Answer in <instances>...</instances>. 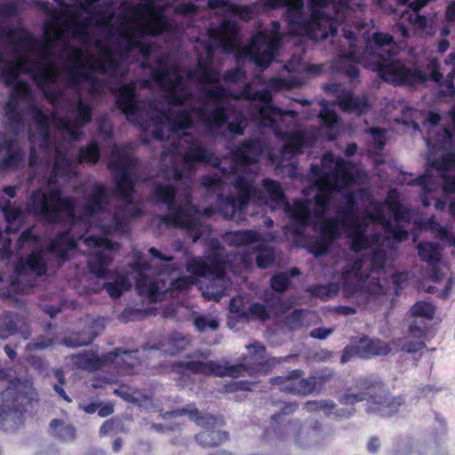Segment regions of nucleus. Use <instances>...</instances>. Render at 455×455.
<instances>
[{
  "label": "nucleus",
  "instance_id": "obj_1",
  "mask_svg": "<svg viewBox=\"0 0 455 455\" xmlns=\"http://www.w3.org/2000/svg\"><path fill=\"white\" fill-rule=\"evenodd\" d=\"M257 359L259 362L255 363H242L237 364H221L218 361H179L172 364V371H186L190 374H201L204 376H216L225 377L229 376L232 378H238L247 373L249 376H255L258 374L267 375L269 371V364L265 358L266 347L259 342H255L250 347Z\"/></svg>",
  "mask_w": 455,
  "mask_h": 455
},
{
  "label": "nucleus",
  "instance_id": "obj_2",
  "mask_svg": "<svg viewBox=\"0 0 455 455\" xmlns=\"http://www.w3.org/2000/svg\"><path fill=\"white\" fill-rule=\"evenodd\" d=\"M76 209V199L63 196L58 188L48 192L36 188L31 192L27 203L29 214L50 225H61L66 220L74 221Z\"/></svg>",
  "mask_w": 455,
  "mask_h": 455
},
{
  "label": "nucleus",
  "instance_id": "obj_3",
  "mask_svg": "<svg viewBox=\"0 0 455 455\" xmlns=\"http://www.w3.org/2000/svg\"><path fill=\"white\" fill-rule=\"evenodd\" d=\"M354 387L356 392L347 390L338 398L340 404L354 406L359 402L366 401L371 411L391 416L405 403L403 395L391 396L385 384L375 378H360L355 380Z\"/></svg>",
  "mask_w": 455,
  "mask_h": 455
},
{
  "label": "nucleus",
  "instance_id": "obj_4",
  "mask_svg": "<svg viewBox=\"0 0 455 455\" xmlns=\"http://www.w3.org/2000/svg\"><path fill=\"white\" fill-rule=\"evenodd\" d=\"M233 186L237 191L236 196L219 195L217 208L206 207L204 214L211 217L218 213L225 220H235L237 222L246 220V209L259 190L254 187L253 180L243 175L235 178Z\"/></svg>",
  "mask_w": 455,
  "mask_h": 455
},
{
  "label": "nucleus",
  "instance_id": "obj_5",
  "mask_svg": "<svg viewBox=\"0 0 455 455\" xmlns=\"http://www.w3.org/2000/svg\"><path fill=\"white\" fill-rule=\"evenodd\" d=\"M137 162V159L127 146H116L111 150L107 164L108 169L114 177L116 195L126 204L133 202L135 182L132 180V174Z\"/></svg>",
  "mask_w": 455,
  "mask_h": 455
},
{
  "label": "nucleus",
  "instance_id": "obj_6",
  "mask_svg": "<svg viewBox=\"0 0 455 455\" xmlns=\"http://www.w3.org/2000/svg\"><path fill=\"white\" fill-rule=\"evenodd\" d=\"M156 67L142 64V68L151 69L152 79L161 89L168 92L167 101L172 106H181L191 99V92L180 93L177 90H183L184 77L178 72V68L170 65L165 58L156 59Z\"/></svg>",
  "mask_w": 455,
  "mask_h": 455
},
{
  "label": "nucleus",
  "instance_id": "obj_7",
  "mask_svg": "<svg viewBox=\"0 0 455 455\" xmlns=\"http://www.w3.org/2000/svg\"><path fill=\"white\" fill-rule=\"evenodd\" d=\"M179 414L188 415L197 426L204 428L196 435V442L202 447H216L228 440L229 435L227 431L217 429L225 424L221 416H214L209 413L202 414L195 407L191 409L183 408L179 411Z\"/></svg>",
  "mask_w": 455,
  "mask_h": 455
},
{
  "label": "nucleus",
  "instance_id": "obj_8",
  "mask_svg": "<svg viewBox=\"0 0 455 455\" xmlns=\"http://www.w3.org/2000/svg\"><path fill=\"white\" fill-rule=\"evenodd\" d=\"M20 74L29 75L36 84L43 88L44 84H54L57 80L58 70L52 63H42L30 59H22L9 68L2 71L4 84L13 85Z\"/></svg>",
  "mask_w": 455,
  "mask_h": 455
},
{
  "label": "nucleus",
  "instance_id": "obj_9",
  "mask_svg": "<svg viewBox=\"0 0 455 455\" xmlns=\"http://www.w3.org/2000/svg\"><path fill=\"white\" fill-rule=\"evenodd\" d=\"M374 58L372 69L388 84L395 86L414 85L425 80V76L419 69H411L400 60H391L382 55H376Z\"/></svg>",
  "mask_w": 455,
  "mask_h": 455
},
{
  "label": "nucleus",
  "instance_id": "obj_10",
  "mask_svg": "<svg viewBox=\"0 0 455 455\" xmlns=\"http://www.w3.org/2000/svg\"><path fill=\"white\" fill-rule=\"evenodd\" d=\"M227 265L224 247L218 240H214L211 242L205 256L193 258L188 260L187 270L196 276L221 280L226 275Z\"/></svg>",
  "mask_w": 455,
  "mask_h": 455
},
{
  "label": "nucleus",
  "instance_id": "obj_11",
  "mask_svg": "<svg viewBox=\"0 0 455 455\" xmlns=\"http://www.w3.org/2000/svg\"><path fill=\"white\" fill-rule=\"evenodd\" d=\"M205 97L214 102L215 106L211 110L198 108L197 115L207 132L218 134L220 128L228 123L230 114L228 108L223 105L228 97L227 90L220 84H217L205 92Z\"/></svg>",
  "mask_w": 455,
  "mask_h": 455
},
{
  "label": "nucleus",
  "instance_id": "obj_12",
  "mask_svg": "<svg viewBox=\"0 0 455 455\" xmlns=\"http://www.w3.org/2000/svg\"><path fill=\"white\" fill-rule=\"evenodd\" d=\"M170 28V23L167 18L163 14L156 15L152 20L142 26L141 28L134 30L127 28L121 36L124 38L125 48L127 50L139 49L141 56L148 59L152 52L153 46L149 43H142L139 38L144 36H157Z\"/></svg>",
  "mask_w": 455,
  "mask_h": 455
},
{
  "label": "nucleus",
  "instance_id": "obj_13",
  "mask_svg": "<svg viewBox=\"0 0 455 455\" xmlns=\"http://www.w3.org/2000/svg\"><path fill=\"white\" fill-rule=\"evenodd\" d=\"M0 38L26 51L36 52L43 57H48L53 53V44L51 40L37 39L22 25L13 28L0 26Z\"/></svg>",
  "mask_w": 455,
  "mask_h": 455
},
{
  "label": "nucleus",
  "instance_id": "obj_14",
  "mask_svg": "<svg viewBox=\"0 0 455 455\" xmlns=\"http://www.w3.org/2000/svg\"><path fill=\"white\" fill-rule=\"evenodd\" d=\"M115 96L116 107L127 117V120L139 124L138 115L142 111L141 100L136 92L134 82L122 84L119 87L111 90Z\"/></svg>",
  "mask_w": 455,
  "mask_h": 455
},
{
  "label": "nucleus",
  "instance_id": "obj_15",
  "mask_svg": "<svg viewBox=\"0 0 455 455\" xmlns=\"http://www.w3.org/2000/svg\"><path fill=\"white\" fill-rule=\"evenodd\" d=\"M388 211L393 213L395 224L389 220V227L384 228V232L396 242H403L408 239V231L400 225V222H409L410 211L400 202L396 190H391L385 200Z\"/></svg>",
  "mask_w": 455,
  "mask_h": 455
},
{
  "label": "nucleus",
  "instance_id": "obj_16",
  "mask_svg": "<svg viewBox=\"0 0 455 455\" xmlns=\"http://www.w3.org/2000/svg\"><path fill=\"white\" fill-rule=\"evenodd\" d=\"M1 399L0 417L12 414L23 415L27 411L28 404L33 401L20 380L12 381L5 390L1 392Z\"/></svg>",
  "mask_w": 455,
  "mask_h": 455
},
{
  "label": "nucleus",
  "instance_id": "obj_17",
  "mask_svg": "<svg viewBox=\"0 0 455 455\" xmlns=\"http://www.w3.org/2000/svg\"><path fill=\"white\" fill-rule=\"evenodd\" d=\"M305 372L297 369L289 371L285 376H276L269 379L273 386H278L280 391L299 396H306L314 393V382L304 377Z\"/></svg>",
  "mask_w": 455,
  "mask_h": 455
},
{
  "label": "nucleus",
  "instance_id": "obj_18",
  "mask_svg": "<svg viewBox=\"0 0 455 455\" xmlns=\"http://www.w3.org/2000/svg\"><path fill=\"white\" fill-rule=\"evenodd\" d=\"M265 149L259 139L249 138L240 141L230 151V157L236 167H247L258 164Z\"/></svg>",
  "mask_w": 455,
  "mask_h": 455
},
{
  "label": "nucleus",
  "instance_id": "obj_19",
  "mask_svg": "<svg viewBox=\"0 0 455 455\" xmlns=\"http://www.w3.org/2000/svg\"><path fill=\"white\" fill-rule=\"evenodd\" d=\"M285 7V20L291 33L294 36H300L301 30L307 28L312 23L313 20L321 15L320 12L313 11L310 12L309 17L306 18L304 16L303 0H291Z\"/></svg>",
  "mask_w": 455,
  "mask_h": 455
},
{
  "label": "nucleus",
  "instance_id": "obj_20",
  "mask_svg": "<svg viewBox=\"0 0 455 455\" xmlns=\"http://www.w3.org/2000/svg\"><path fill=\"white\" fill-rule=\"evenodd\" d=\"M278 45L276 38H269L264 33H259L251 41V56L256 66L267 68L273 61Z\"/></svg>",
  "mask_w": 455,
  "mask_h": 455
},
{
  "label": "nucleus",
  "instance_id": "obj_21",
  "mask_svg": "<svg viewBox=\"0 0 455 455\" xmlns=\"http://www.w3.org/2000/svg\"><path fill=\"white\" fill-rule=\"evenodd\" d=\"M13 271L18 276L29 274L41 277L47 274L48 265L42 249L32 251L25 258H19L13 265Z\"/></svg>",
  "mask_w": 455,
  "mask_h": 455
},
{
  "label": "nucleus",
  "instance_id": "obj_22",
  "mask_svg": "<svg viewBox=\"0 0 455 455\" xmlns=\"http://www.w3.org/2000/svg\"><path fill=\"white\" fill-rule=\"evenodd\" d=\"M336 164L339 169L331 172H323L322 164H311L310 174L315 179V186L329 184L333 181H339L341 186H349L354 182V175L348 170L341 166L344 164V160L339 158Z\"/></svg>",
  "mask_w": 455,
  "mask_h": 455
},
{
  "label": "nucleus",
  "instance_id": "obj_23",
  "mask_svg": "<svg viewBox=\"0 0 455 455\" xmlns=\"http://www.w3.org/2000/svg\"><path fill=\"white\" fill-rule=\"evenodd\" d=\"M239 27L236 21L223 19L219 27L209 29L211 39L218 42L219 46L224 51H232L236 46Z\"/></svg>",
  "mask_w": 455,
  "mask_h": 455
},
{
  "label": "nucleus",
  "instance_id": "obj_24",
  "mask_svg": "<svg viewBox=\"0 0 455 455\" xmlns=\"http://www.w3.org/2000/svg\"><path fill=\"white\" fill-rule=\"evenodd\" d=\"M0 151H4L0 159V172L17 171L24 167L25 152L15 140H4L0 144Z\"/></svg>",
  "mask_w": 455,
  "mask_h": 455
},
{
  "label": "nucleus",
  "instance_id": "obj_25",
  "mask_svg": "<svg viewBox=\"0 0 455 455\" xmlns=\"http://www.w3.org/2000/svg\"><path fill=\"white\" fill-rule=\"evenodd\" d=\"M340 236L338 220L334 218L324 219L320 226V236L312 244L311 251L315 256L327 254L332 243Z\"/></svg>",
  "mask_w": 455,
  "mask_h": 455
},
{
  "label": "nucleus",
  "instance_id": "obj_26",
  "mask_svg": "<svg viewBox=\"0 0 455 455\" xmlns=\"http://www.w3.org/2000/svg\"><path fill=\"white\" fill-rule=\"evenodd\" d=\"M119 352V348H115L99 356L92 351H84L74 356V363L82 370L95 371L108 364L114 363Z\"/></svg>",
  "mask_w": 455,
  "mask_h": 455
},
{
  "label": "nucleus",
  "instance_id": "obj_27",
  "mask_svg": "<svg viewBox=\"0 0 455 455\" xmlns=\"http://www.w3.org/2000/svg\"><path fill=\"white\" fill-rule=\"evenodd\" d=\"M109 204V196L107 187L102 183H95L92 187L91 193L86 197L84 205V214L87 217H93L102 213Z\"/></svg>",
  "mask_w": 455,
  "mask_h": 455
},
{
  "label": "nucleus",
  "instance_id": "obj_28",
  "mask_svg": "<svg viewBox=\"0 0 455 455\" xmlns=\"http://www.w3.org/2000/svg\"><path fill=\"white\" fill-rule=\"evenodd\" d=\"M77 246L76 238L71 235L70 229L58 232L50 242L47 251L56 256L57 259L64 263L68 259V251Z\"/></svg>",
  "mask_w": 455,
  "mask_h": 455
},
{
  "label": "nucleus",
  "instance_id": "obj_29",
  "mask_svg": "<svg viewBox=\"0 0 455 455\" xmlns=\"http://www.w3.org/2000/svg\"><path fill=\"white\" fill-rule=\"evenodd\" d=\"M214 153L202 145L196 140L188 142V148L182 154L184 165L191 170L198 164H210L213 159Z\"/></svg>",
  "mask_w": 455,
  "mask_h": 455
},
{
  "label": "nucleus",
  "instance_id": "obj_30",
  "mask_svg": "<svg viewBox=\"0 0 455 455\" xmlns=\"http://www.w3.org/2000/svg\"><path fill=\"white\" fill-rule=\"evenodd\" d=\"M317 187V192L315 195V212L318 219H325L324 216L329 210L331 201L332 199V193L334 191H340L347 186H341L339 181H333L329 184L319 185Z\"/></svg>",
  "mask_w": 455,
  "mask_h": 455
},
{
  "label": "nucleus",
  "instance_id": "obj_31",
  "mask_svg": "<svg viewBox=\"0 0 455 455\" xmlns=\"http://www.w3.org/2000/svg\"><path fill=\"white\" fill-rule=\"evenodd\" d=\"M338 225L341 224L347 229L351 228H367L368 224L364 219L357 215V204L352 194L347 196L344 206L339 211Z\"/></svg>",
  "mask_w": 455,
  "mask_h": 455
},
{
  "label": "nucleus",
  "instance_id": "obj_32",
  "mask_svg": "<svg viewBox=\"0 0 455 455\" xmlns=\"http://www.w3.org/2000/svg\"><path fill=\"white\" fill-rule=\"evenodd\" d=\"M418 254L422 261L427 262L431 267V279L434 281L439 280L441 252L438 246L431 242L419 243L418 244Z\"/></svg>",
  "mask_w": 455,
  "mask_h": 455
},
{
  "label": "nucleus",
  "instance_id": "obj_33",
  "mask_svg": "<svg viewBox=\"0 0 455 455\" xmlns=\"http://www.w3.org/2000/svg\"><path fill=\"white\" fill-rule=\"evenodd\" d=\"M304 408L308 412L323 411L327 416H333L335 419H347L355 411L353 406L349 409H337L336 403L331 400H310L304 404Z\"/></svg>",
  "mask_w": 455,
  "mask_h": 455
},
{
  "label": "nucleus",
  "instance_id": "obj_34",
  "mask_svg": "<svg viewBox=\"0 0 455 455\" xmlns=\"http://www.w3.org/2000/svg\"><path fill=\"white\" fill-rule=\"evenodd\" d=\"M359 357L369 359L378 355H387L390 353V346L379 339L361 338L357 342Z\"/></svg>",
  "mask_w": 455,
  "mask_h": 455
},
{
  "label": "nucleus",
  "instance_id": "obj_35",
  "mask_svg": "<svg viewBox=\"0 0 455 455\" xmlns=\"http://www.w3.org/2000/svg\"><path fill=\"white\" fill-rule=\"evenodd\" d=\"M113 261V258L102 251H97L92 254L88 259V269L90 273L99 278H112L114 274L108 267Z\"/></svg>",
  "mask_w": 455,
  "mask_h": 455
},
{
  "label": "nucleus",
  "instance_id": "obj_36",
  "mask_svg": "<svg viewBox=\"0 0 455 455\" xmlns=\"http://www.w3.org/2000/svg\"><path fill=\"white\" fill-rule=\"evenodd\" d=\"M355 272L345 270L342 272V289L344 297L348 299L358 293L363 287L364 279L360 274L361 263H355Z\"/></svg>",
  "mask_w": 455,
  "mask_h": 455
},
{
  "label": "nucleus",
  "instance_id": "obj_37",
  "mask_svg": "<svg viewBox=\"0 0 455 455\" xmlns=\"http://www.w3.org/2000/svg\"><path fill=\"white\" fill-rule=\"evenodd\" d=\"M337 102L340 109L344 112H355L357 114L364 113L368 108V100L359 96H355L350 92H343L337 97Z\"/></svg>",
  "mask_w": 455,
  "mask_h": 455
},
{
  "label": "nucleus",
  "instance_id": "obj_38",
  "mask_svg": "<svg viewBox=\"0 0 455 455\" xmlns=\"http://www.w3.org/2000/svg\"><path fill=\"white\" fill-rule=\"evenodd\" d=\"M177 193L172 184L157 183L153 188L151 196L156 203L165 204L168 210H172L177 203Z\"/></svg>",
  "mask_w": 455,
  "mask_h": 455
},
{
  "label": "nucleus",
  "instance_id": "obj_39",
  "mask_svg": "<svg viewBox=\"0 0 455 455\" xmlns=\"http://www.w3.org/2000/svg\"><path fill=\"white\" fill-rule=\"evenodd\" d=\"M168 211L170 212L169 214L159 216L162 222L175 228H184L185 226L190 228L193 223V218L190 216L189 212L183 209L178 203H176L172 210Z\"/></svg>",
  "mask_w": 455,
  "mask_h": 455
},
{
  "label": "nucleus",
  "instance_id": "obj_40",
  "mask_svg": "<svg viewBox=\"0 0 455 455\" xmlns=\"http://www.w3.org/2000/svg\"><path fill=\"white\" fill-rule=\"evenodd\" d=\"M119 355L114 363H116L119 371L125 375H131L135 372V368L140 364L138 357L139 351L125 350L119 348Z\"/></svg>",
  "mask_w": 455,
  "mask_h": 455
},
{
  "label": "nucleus",
  "instance_id": "obj_41",
  "mask_svg": "<svg viewBox=\"0 0 455 455\" xmlns=\"http://www.w3.org/2000/svg\"><path fill=\"white\" fill-rule=\"evenodd\" d=\"M317 11L321 12V15L313 20L312 23L307 28H303L300 36H306L314 40H324L327 38L325 21H330V15H328L323 10Z\"/></svg>",
  "mask_w": 455,
  "mask_h": 455
},
{
  "label": "nucleus",
  "instance_id": "obj_42",
  "mask_svg": "<svg viewBox=\"0 0 455 455\" xmlns=\"http://www.w3.org/2000/svg\"><path fill=\"white\" fill-rule=\"evenodd\" d=\"M100 156L101 150L99 142L92 140L78 149L77 161L80 164L94 165L99 163Z\"/></svg>",
  "mask_w": 455,
  "mask_h": 455
},
{
  "label": "nucleus",
  "instance_id": "obj_43",
  "mask_svg": "<svg viewBox=\"0 0 455 455\" xmlns=\"http://www.w3.org/2000/svg\"><path fill=\"white\" fill-rule=\"evenodd\" d=\"M453 132L448 127H441L437 131L427 129V142L434 148H443L452 143Z\"/></svg>",
  "mask_w": 455,
  "mask_h": 455
},
{
  "label": "nucleus",
  "instance_id": "obj_44",
  "mask_svg": "<svg viewBox=\"0 0 455 455\" xmlns=\"http://www.w3.org/2000/svg\"><path fill=\"white\" fill-rule=\"evenodd\" d=\"M262 185L273 207H280L286 204L284 191L278 181L266 178L262 180Z\"/></svg>",
  "mask_w": 455,
  "mask_h": 455
},
{
  "label": "nucleus",
  "instance_id": "obj_45",
  "mask_svg": "<svg viewBox=\"0 0 455 455\" xmlns=\"http://www.w3.org/2000/svg\"><path fill=\"white\" fill-rule=\"evenodd\" d=\"M92 106L79 98L74 110V119L71 122L75 123V126L84 127L92 121Z\"/></svg>",
  "mask_w": 455,
  "mask_h": 455
},
{
  "label": "nucleus",
  "instance_id": "obj_46",
  "mask_svg": "<svg viewBox=\"0 0 455 455\" xmlns=\"http://www.w3.org/2000/svg\"><path fill=\"white\" fill-rule=\"evenodd\" d=\"M282 140L283 141V152L290 154L299 152L304 147L306 141L304 133L299 131L283 133L282 135Z\"/></svg>",
  "mask_w": 455,
  "mask_h": 455
},
{
  "label": "nucleus",
  "instance_id": "obj_47",
  "mask_svg": "<svg viewBox=\"0 0 455 455\" xmlns=\"http://www.w3.org/2000/svg\"><path fill=\"white\" fill-rule=\"evenodd\" d=\"M226 238L228 243L234 246L249 245L259 240L257 233L250 229L228 232Z\"/></svg>",
  "mask_w": 455,
  "mask_h": 455
},
{
  "label": "nucleus",
  "instance_id": "obj_48",
  "mask_svg": "<svg viewBox=\"0 0 455 455\" xmlns=\"http://www.w3.org/2000/svg\"><path fill=\"white\" fill-rule=\"evenodd\" d=\"M103 288L111 298L118 299L124 291L130 290L131 283L126 275L118 273L114 282H105Z\"/></svg>",
  "mask_w": 455,
  "mask_h": 455
},
{
  "label": "nucleus",
  "instance_id": "obj_49",
  "mask_svg": "<svg viewBox=\"0 0 455 455\" xmlns=\"http://www.w3.org/2000/svg\"><path fill=\"white\" fill-rule=\"evenodd\" d=\"M188 344L189 339L187 336L175 331L168 336L164 347L167 354L175 355L185 350Z\"/></svg>",
  "mask_w": 455,
  "mask_h": 455
},
{
  "label": "nucleus",
  "instance_id": "obj_50",
  "mask_svg": "<svg viewBox=\"0 0 455 455\" xmlns=\"http://www.w3.org/2000/svg\"><path fill=\"white\" fill-rule=\"evenodd\" d=\"M340 287L338 283H329L326 284H314L310 285L307 291L315 298L326 301L329 299L336 296Z\"/></svg>",
  "mask_w": 455,
  "mask_h": 455
},
{
  "label": "nucleus",
  "instance_id": "obj_51",
  "mask_svg": "<svg viewBox=\"0 0 455 455\" xmlns=\"http://www.w3.org/2000/svg\"><path fill=\"white\" fill-rule=\"evenodd\" d=\"M50 430L53 435L62 441H73L76 438L75 427L65 424L63 420L59 419H54L51 421Z\"/></svg>",
  "mask_w": 455,
  "mask_h": 455
},
{
  "label": "nucleus",
  "instance_id": "obj_52",
  "mask_svg": "<svg viewBox=\"0 0 455 455\" xmlns=\"http://www.w3.org/2000/svg\"><path fill=\"white\" fill-rule=\"evenodd\" d=\"M84 80L92 81L93 84L99 83L95 77L86 72L85 66L79 64L69 68L67 78V82L69 86H78Z\"/></svg>",
  "mask_w": 455,
  "mask_h": 455
},
{
  "label": "nucleus",
  "instance_id": "obj_53",
  "mask_svg": "<svg viewBox=\"0 0 455 455\" xmlns=\"http://www.w3.org/2000/svg\"><path fill=\"white\" fill-rule=\"evenodd\" d=\"M311 212L307 200H299L294 204V210L291 214L292 220L300 226L301 229H305L308 224Z\"/></svg>",
  "mask_w": 455,
  "mask_h": 455
},
{
  "label": "nucleus",
  "instance_id": "obj_54",
  "mask_svg": "<svg viewBox=\"0 0 455 455\" xmlns=\"http://www.w3.org/2000/svg\"><path fill=\"white\" fill-rule=\"evenodd\" d=\"M366 228H351V250L355 252H360L369 246V238L365 234Z\"/></svg>",
  "mask_w": 455,
  "mask_h": 455
},
{
  "label": "nucleus",
  "instance_id": "obj_55",
  "mask_svg": "<svg viewBox=\"0 0 455 455\" xmlns=\"http://www.w3.org/2000/svg\"><path fill=\"white\" fill-rule=\"evenodd\" d=\"M173 130H186L192 126L193 120L191 116V111L188 109L178 110L172 117L170 116V120Z\"/></svg>",
  "mask_w": 455,
  "mask_h": 455
},
{
  "label": "nucleus",
  "instance_id": "obj_56",
  "mask_svg": "<svg viewBox=\"0 0 455 455\" xmlns=\"http://www.w3.org/2000/svg\"><path fill=\"white\" fill-rule=\"evenodd\" d=\"M4 116L10 121L12 124L20 125L23 122V116L19 107L18 100L14 99H9L5 103Z\"/></svg>",
  "mask_w": 455,
  "mask_h": 455
},
{
  "label": "nucleus",
  "instance_id": "obj_57",
  "mask_svg": "<svg viewBox=\"0 0 455 455\" xmlns=\"http://www.w3.org/2000/svg\"><path fill=\"white\" fill-rule=\"evenodd\" d=\"M72 160L67 156L65 152L56 150L52 169L54 172H59L61 175H67L72 171Z\"/></svg>",
  "mask_w": 455,
  "mask_h": 455
},
{
  "label": "nucleus",
  "instance_id": "obj_58",
  "mask_svg": "<svg viewBox=\"0 0 455 455\" xmlns=\"http://www.w3.org/2000/svg\"><path fill=\"white\" fill-rule=\"evenodd\" d=\"M116 234L125 235L130 233V222L125 215L124 208H118L112 216V221Z\"/></svg>",
  "mask_w": 455,
  "mask_h": 455
},
{
  "label": "nucleus",
  "instance_id": "obj_59",
  "mask_svg": "<svg viewBox=\"0 0 455 455\" xmlns=\"http://www.w3.org/2000/svg\"><path fill=\"white\" fill-rule=\"evenodd\" d=\"M333 68L336 71L344 74L351 81H355L360 76L359 68L357 64L355 63L343 61L342 60H335L333 62Z\"/></svg>",
  "mask_w": 455,
  "mask_h": 455
},
{
  "label": "nucleus",
  "instance_id": "obj_60",
  "mask_svg": "<svg viewBox=\"0 0 455 455\" xmlns=\"http://www.w3.org/2000/svg\"><path fill=\"white\" fill-rule=\"evenodd\" d=\"M152 121L155 123L154 129L152 130L151 135L156 140H164V131L163 127L164 120H170V114L167 111L158 110L156 115H154L151 117Z\"/></svg>",
  "mask_w": 455,
  "mask_h": 455
},
{
  "label": "nucleus",
  "instance_id": "obj_61",
  "mask_svg": "<svg viewBox=\"0 0 455 455\" xmlns=\"http://www.w3.org/2000/svg\"><path fill=\"white\" fill-rule=\"evenodd\" d=\"M411 314L414 317H425L431 320L435 314V309L431 303L420 300L413 304Z\"/></svg>",
  "mask_w": 455,
  "mask_h": 455
},
{
  "label": "nucleus",
  "instance_id": "obj_62",
  "mask_svg": "<svg viewBox=\"0 0 455 455\" xmlns=\"http://www.w3.org/2000/svg\"><path fill=\"white\" fill-rule=\"evenodd\" d=\"M291 283V280L289 279L288 273L280 272L272 275L270 279V287L276 292L283 293L289 289Z\"/></svg>",
  "mask_w": 455,
  "mask_h": 455
},
{
  "label": "nucleus",
  "instance_id": "obj_63",
  "mask_svg": "<svg viewBox=\"0 0 455 455\" xmlns=\"http://www.w3.org/2000/svg\"><path fill=\"white\" fill-rule=\"evenodd\" d=\"M32 96V89L29 84L25 80H19L12 85V91L9 99H27Z\"/></svg>",
  "mask_w": 455,
  "mask_h": 455
},
{
  "label": "nucleus",
  "instance_id": "obj_64",
  "mask_svg": "<svg viewBox=\"0 0 455 455\" xmlns=\"http://www.w3.org/2000/svg\"><path fill=\"white\" fill-rule=\"evenodd\" d=\"M93 339L94 338L92 336L85 337L79 332H74L67 337H64L62 343L67 347L75 348L91 344Z\"/></svg>",
  "mask_w": 455,
  "mask_h": 455
}]
</instances>
